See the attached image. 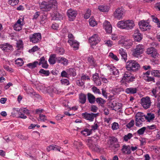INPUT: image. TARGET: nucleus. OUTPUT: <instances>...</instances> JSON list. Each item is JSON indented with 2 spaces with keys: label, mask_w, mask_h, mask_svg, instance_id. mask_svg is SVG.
Returning <instances> with one entry per match:
<instances>
[{
  "label": "nucleus",
  "mask_w": 160,
  "mask_h": 160,
  "mask_svg": "<svg viewBox=\"0 0 160 160\" xmlns=\"http://www.w3.org/2000/svg\"><path fill=\"white\" fill-rule=\"evenodd\" d=\"M57 4L56 0H49L48 2H42L40 4V8L41 9H43L44 11H50L53 6L54 7V8L55 7L57 8Z\"/></svg>",
  "instance_id": "f257e3e1"
},
{
  "label": "nucleus",
  "mask_w": 160,
  "mask_h": 160,
  "mask_svg": "<svg viewBox=\"0 0 160 160\" xmlns=\"http://www.w3.org/2000/svg\"><path fill=\"white\" fill-rule=\"evenodd\" d=\"M126 67L128 71L133 72H136L140 68V65L138 62L133 60L128 61L126 63Z\"/></svg>",
  "instance_id": "f03ea898"
},
{
  "label": "nucleus",
  "mask_w": 160,
  "mask_h": 160,
  "mask_svg": "<svg viewBox=\"0 0 160 160\" xmlns=\"http://www.w3.org/2000/svg\"><path fill=\"white\" fill-rule=\"evenodd\" d=\"M135 77L130 72L126 71L124 73L122 79V82L125 84L129 83L135 81Z\"/></svg>",
  "instance_id": "7ed1b4c3"
},
{
  "label": "nucleus",
  "mask_w": 160,
  "mask_h": 160,
  "mask_svg": "<svg viewBox=\"0 0 160 160\" xmlns=\"http://www.w3.org/2000/svg\"><path fill=\"white\" fill-rule=\"evenodd\" d=\"M108 143L109 145V147L112 148L117 149L120 146L118 139L114 136L109 137Z\"/></svg>",
  "instance_id": "20e7f679"
},
{
  "label": "nucleus",
  "mask_w": 160,
  "mask_h": 160,
  "mask_svg": "<svg viewBox=\"0 0 160 160\" xmlns=\"http://www.w3.org/2000/svg\"><path fill=\"white\" fill-rule=\"evenodd\" d=\"M145 121V117L143 113L138 112L135 115V125L137 127L142 125L143 122Z\"/></svg>",
  "instance_id": "39448f33"
},
{
  "label": "nucleus",
  "mask_w": 160,
  "mask_h": 160,
  "mask_svg": "<svg viewBox=\"0 0 160 160\" xmlns=\"http://www.w3.org/2000/svg\"><path fill=\"white\" fill-rule=\"evenodd\" d=\"M99 113H96L91 112L90 113L85 112L82 114V116L85 119L88 120L89 122H92L95 118H97L99 116Z\"/></svg>",
  "instance_id": "423d86ee"
},
{
  "label": "nucleus",
  "mask_w": 160,
  "mask_h": 160,
  "mask_svg": "<svg viewBox=\"0 0 160 160\" xmlns=\"http://www.w3.org/2000/svg\"><path fill=\"white\" fill-rule=\"evenodd\" d=\"M29 39L30 42L33 43H36L40 42L41 39V34L39 32L35 33L31 35L29 37Z\"/></svg>",
  "instance_id": "0eeeda50"
},
{
  "label": "nucleus",
  "mask_w": 160,
  "mask_h": 160,
  "mask_svg": "<svg viewBox=\"0 0 160 160\" xmlns=\"http://www.w3.org/2000/svg\"><path fill=\"white\" fill-rule=\"evenodd\" d=\"M144 50V46L142 44H139L136 46L135 48L132 50V55L134 57H137L138 56L142 54Z\"/></svg>",
  "instance_id": "6e6552de"
},
{
  "label": "nucleus",
  "mask_w": 160,
  "mask_h": 160,
  "mask_svg": "<svg viewBox=\"0 0 160 160\" xmlns=\"http://www.w3.org/2000/svg\"><path fill=\"white\" fill-rule=\"evenodd\" d=\"M87 145L89 148L93 151L99 152L100 151L98 145L95 144L92 139H89L88 140Z\"/></svg>",
  "instance_id": "1a4fd4ad"
},
{
  "label": "nucleus",
  "mask_w": 160,
  "mask_h": 160,
  "mask_svg": "<svg viewBox=\"0 0 160 160\" xmlns=\"http://www.w3.org/2000/svg\"><path fill=\"white\" fill-rule=\"evenodd\" d=\"M125 11L123 8H118L113 13V17L115 18L120 20L122 19Z\"/></svg>",
  "instance_id": "9d476101"
},
{
  "label": "nucleus",
  "mask_w": 160,
  "mask_h": 160,
  "mask_svg": "<svg viewBox=\"0 0 160 160\" xmlns=\"http://www.w3.org/2000/svg\"><path fill=\"white\" fill-rule=\"evenodd\" d=\"M151 104L150 98L148 97L142 98L141 100V104L145 109L149 108L151 106Z\"/></svg>",
  "instance_id": "9b49d317"
},
{
  "label": "nucleus",
  "mask_w": 160,
  "mask_h": 160,
  "mask_svg": "<svg viewBox=\"0 0 160 160\" xmlns=\"http://www.w3.org/2000/svg\"><path fill=\"white\" fill-rule=\"evenodd\" d=\"M100 39L97 34H94L89 39V41L92 46H95L100 42Z\"/></svg>",
  "instance_id": "f8f14e48"
},
{
  "label": "nucleus",
  "mask_w": 160,
  "mask_h": 160,
  "mask_svg": "<svg viewBox=\"0 0 160 160\" xmlns=\"http://www.w3.org/2000/svg\"><path fill=\"white\" fill-rule=\"evenodd\" d=\"M18 115L17 117L19 118L24 119H26L27 118V117L24 115V114H29L28 110L26 108H20L18 109Z\"/></svg>",
  "instance_id": "ddd939ff"
},
{
  "label": "nucleus",
  "mask_w": 160,
  "mask_h": 160,
  "mask_svg": "<svg viewBox=\"0 0 160 160\" xmlns=\"http://www.w3.org/2000/svg\"><path fill=\"white\" fill-rule=\"evenodd\" d=\"M67 14L69 18V20L72 21L77 15V12L76 11L70 9L68 10Z\"/></svg>",
  "instance_id": "4468645a"
},
{
  "label": "nucleus",
  "mask_w": 160,
  "mask_h": 160,
  "mask_svg": "<svg viewBox=\"0 0 160 160\" xmlns=\"http://www.w3.org/2000/svg\"><path fill=\"white\" fill-rule=\"evenodd\" d=\"M133 37L135 41L139 42L142 38V36L139 32V30L137 29L135 30Z\"/></svg>",
  "instance_id": "2eb2a0df"
},
{
  "label": "nucleus",
  "mask_w": 160,
  "mask_h": 160,
  "mask_svg": "<svg viewBox=\"0 0 160 160\" xmlns=\"http://www.w3.org/2000/svg\"><path fill=\"white\" fill-rule=\"evenodd\" d=\"M103 28L105 30L106 32L110 33L112 32V26L110 23L108 21H105L103 24Z\"/></svg>",
  "instance_id": "dca6fc26"
},
{
  "label": "nucleus",
  "mask_w": 160,
  "mask_h": 160,
  "mask_svg": "<svg viewBox=\"0 0 160 160\" xmlns=\"http://www.w3.org/2000/svg\"><path fill=\"white\" fill-rule=\"evenodd\" d=\"M148 54H151L153 58H156L158 56V53L156 49L153 47H151L147 49V51Z\"/></svg>",
  "instance_id": "f3484780"
},
{
  "label": "nucleus",
  "mask_w": 160,
  "mask_h": 160,
  "mask_svg": "<svg viewBox=\"0 0 160 160\" xmlns=\"http://www.w3.org/2000/svg\"><path fill=\"white\" fill-rule=\"evenodd\" d=\"M71 47L74 50L78 49L79 46V43L75 40H70L68 41Z\"/></svg>",
  "instance_id": "a211bd4d"
},
{
  "label": "nucleus",
  "mask_w": 160,
  "mask_h": 160,
  "mask_svg": "<svg viewBox=\"0 0 160 160\" xmlns=\"http://www.w3.org/2000/svg\"><path fill=\"white\" fill-rule=\"evenodd\" d=\"M126 29L127 30L132 29L135 26L134 21L132 20H127L125 21Z\"/></svg>",
  "instance_id": "6ab92c4d"
},
{
  "label": "nucleus",
  "mask_w": 160,
  "mask_h": 160,
  "mask_svg": "<svg viewBox=\"0 0 160 160\" xmlns=\"http://www.w3.org/2000/svg\"><path fill=\"white\" fill-rule=\"evenodd\" d=\"M0 48L2 50L6 52H8L10 50H12L13 49L12 46L8 43L1 46Z\"/></svg>",
  "instance_id": "aec40b11"
},
{
  "label": "nucleus",
  "mask_w": 160,
  "mask_h": 160,
  "mask_svg": "<svg viewBox=\"0 0 160 160\" xmlns=\"http://www.w3.org/2000/svg\"><path fill=\"white\" fill-rule=\"evenodd\" d=\"M122 153L124 154H130L131 153V152L130 150V146L124 145L121 149Z\"/></svg>",
  "instance_id": "412c9836"
},
{
  "label": "nucleus",
  "mask_w": 160,
  "mask_h": 160,
  "mask_svg": "<svg viewBox=\"0 0 160 160\" xmlns=\"http://www.w3.org/2000/svg\"><path fill=\"white\" fill-rule=\"evenodd\" d=\"M139 24L140 28L142 31H146L147 30L148 28H147L149 26L148 23L144 21H141L139 22Z\"/></svg>",
  "instance_id": "4be33fe9"
},
{
  "label": "nucleus",
  "mask_w": 160,
  "mask_h": 160,
  "mask_svg": "<svg viewBox=\"0 0 160 160\" xmlns=\"http://www.w3.org/2000/svg\"><path fill=\"white\" fill-rule=\"evenodd\" d=\"M119 53L121 56V58L125 62L127 60V53L125 50L121 48L119 50Z\"/></svg>",
  "instance_id": "5701e85b"
},
{
  "label": "nucleus",
  "mask_w": 160,
  "mask_h": 160,
  "mask_svg": "<svg viewBox=\"0 0 160 160\" xmlns=\"http://www.w3.org/2000/svg\"><path fill=\"white\" fill-rule=\"evenodd\" d=\"M87 100L86 95L83 93H81L79 94V102L82 104L85 103Z\"/></svg>",
  "instance_id": "b1692460"
},
{
  "label": "nucleus",
  "mask_w": 160,
  "mask_h": 160,
  "mask_svg": "<svg viewBox=\"0 0 160 160\" xmlns=\"http://www.w3.org/2000/svg\"><path fill=\"white\" fill-rule=\"evenodd\" d=\"M88 100L89 102L91 104H93L96 101V98L92 94L88 93L87 94Z\"/></svg>",
  "instance_id": "393cba45"
},
{
  "label": "nucleus",
  "mask_w": 160,
  "mask_h": 160,
  "mask_svg": "<svg viewBox=\"0 0 160 160\" xmlns=\"http://www.w3.org/2000/svg\"><path fill=\"white\" fill-rule=\"evenodd\" d=\"M138 88H129L125 89V92L127 94H134L137 92Z\"/></svg>",
  "instance_id": "a878e982"
},
{
  "label": "nucleus",
  "mask_w": 160,
  "mask_h": 160,
  "mask_svg": "<svg viewBox=\"0 0 160 160\" xmlns=\"http://www.w3.org/2000/svg\"><path fill=\"white\" fill-rule=\"evenodd\" d=\"M48 62L50 64H54L56 62V55L51 54L48 59Z\"/></svg>",
  "instance_id": "bb28decb"
},
{
  "label": "nucleus",
  "mask_w": 160,
  "mask_h": 160,
  "mask_svg": "<svg viewBox=\"0 0 160 160\" xmlns=\"http://www.w3.org/2000/svg\"><path fill=\"white\" fill-rule=\"evenodd\" d=\"M99 11L103 12H108L109 10V7L106 5H100L98 6Z\"/></svg>",
  "instance_id": "cd10ccee"
},
{
  "label": "nucleus",
  "mask_w": 160,
  "mask_h": 160,
  "mask_svg": "<svg viewBox=\"0 0 160 160\" xmlns=\"http://www.w3.org/2000/svg\"><path fill=\"white\" fill-rule=\"evenodd\" d=\"M132 45V42L130 40L124 41L123 43H122V45L127 49L130 48Z\"/></svg>",
  "instance_id": "c85d7f7f"
},
{
  "label": "nucleus",
  "mask_w": 160,
  "mask_h": 160,
  "mask_svg": "<svg viewBox=\"0 0 160 160\" xmlns=\"http://www.w3.org/2000/svg\"><path fill=\"white\" fill-rule=\"evenodd\" d=\"M88 61L90 66L95 67L96 65L95 61L92 57L90 56L88 58Z\"/></svg>",
  "instance_id": "c756f323"
},
{
  "label": "nucleus",
  "mask_w": 160,
  "mask_h": 160,
  "mask_svg": "<svg viewBox=\"0 0 160 160\" xmlns=\"http://www.w3.org/2000/svg\"><path fill=\"white\" fill-rule=\"evenodd\" d=\"M92 129L85 128L81 132L82 134L83 135L87 136L90 135L92 133Z\"/></svg>",
  "instance_id": "7c9ffc66"
},
{
  "label": "nucleus",
  "mask_w": 160,
  "mask_h": 160,
  "mask_svg": "<svg viewBox=\"0 0 160 160\" xmlns=\"http://www.w3.org/2000/svg\"><path fill=\"white\" fill-rule=\"evenodd\" d=\"M144 116L145 117V120H147L148 122H150L155 118L154 114L151 113H148L147 116L144 114Z\"/></svg>",
  "instance_id": "2f4dec72"
},
{
  "label": "nucleus",
  "mask_w": 160,
  "mask_h": 160,
  "mask_svg": "<svg viewBox=\"0 0 160 160\" xmlns=\"http://www.w3.org/2000/svg\"><path fill=\"white\" fill-rule=\"evenodd\" d=\"M110 70L111 72V73H112V74L114 75H118L119 74L118 70L114 67H111Z\"/></svg>",
  "instance_id": "473e14b6"
},
{
  "label": "nucleus",
  "mask_w": 160,
  "mask_h": 160,
  "mask_svg": "<svg viewBox=\"0 0 160 160\" xmlns=\"http://www.w3.org/2000/svg\"><path fill=\"white\" fill-rule=\"evenodd\" d=\"M118 27L122 29H126L125 21H119L117 24Z\"/></svg>",
  "instance_id": "72a5a7b5"
},
{
  "label": "nucleus",
  "mask_w": 160,
  "mask_h": 160,
  "mask_svg": "<svg viewBox=\"0 0 160 160\" xmlns=\"http://www.w3.org/2000/svg\"><path fill=\"white\" fill-rule=\"evenodd\" d=\"M151 18L152 19V21L157 24V27L159 28H160V21L155 16L152 15Z\"/></svg>",
  "instance_id": "f704fd0d"
},
{
  "label": "nucleus",
  "mask_w": 160,
  "mask_h": 160,
  "mask_svg": "<svg viewBox=\"0 0 160 160\" xmlns=\"http://www.w3.org/2000/svg\"><path fill=\"white\" fill-rule=\"evenodd\" d=\"M67 72L69 76H72L74 77L76 75L75 69L73 68H70L67 70Z\"/></svg>",
  "instance_id": "c9c22d12"
},
{
  "label": "nucleus",
  "mask_w": 160,
  "mask_h": 160,
  "mask_svg": "<svg viewBox=\"0 0 160 160\" xmlns=\"http://www.w3.org/2000/svg\"><path fill=\"white\" fill-rule=\"evenodd\" d=\"M38 63V61H35L33 63H30L27 64V66L30 68H34L37 67Z\"/></svg>",
  "instance_id": "e433bc0d"
},
{
  "label": "nucleus",
  "mask_w": 160,
  "mask_h": 160,
  "mask_svg": "<svg viewBox=\"0 0 160 160\" xmlns=\"http://www.w3.org/2000/svg\"><path fill=\"white\" fill-rule=\"evenodd\" d=\"M15 63L17 64L18 66H21L23 64V61L21 58H18L15 61Z\"/></svg>",
  "instance_id": "4c0bfd02"
},
{
  "label": "nucleus",
  "mask_w": 160,
  "mask_h": 160,
  "mask_svg": "<svg viewBox=\"0 0 160 160\" xmlns=\"http://www.w3.org/2000/svg\"><path fill=\"white\" fill-rule=\"evenodd\" d=\"M96 101L97 103L100 105L104 104L106 102L105 100L101 98H96Z\"/></svg>",
  "instance_id": "58836bf2"
},
{
  "label": "nucleus",
  "mask_w": 160,
  "mask_h": 160,
  "mask_svg": "<svg viewBox=\"0 0 160 160\" xmlns=\"http://www.w3.org/2000/svg\"><path fill=\"white\" fill-rule=\"evenodd\" d=\"M151 74L155 77H160V71L158 70H154L151 72Z\"/></svg>",
  "instance_id": "ea45409f"
},
{
  "label": "nucleus",
  "mask_w": 160,
  "mask_h": 160,
  "mask_svg": "<svg viewBox=\"0 0 160 160\" xmlns=\"http://www.w3.org/2000/svg\"><path fill=\"white\" fill-rule=\"evenodd\" d=\"M117 103L116 101H113L109 102L108 103V105L112 109H115L117 105Z\"/></svg>",
  "instance_id": "a19ab883"
},
{
  "label": "nucleus",
  "mask_w": 160,
  "mask_h": 160,
  "mask_svg": "<svg viewBox=\"0 0 160 160\" xmlns=\"http://www.w3.org/2000/svg\"><path fill=\"white\" fill-rule=\"evenodd\" d=\"M133 136L132 134L131 133H128L127 135H125L123 137V139L125 141H128L129 139Z\"/></svg>",
  "instance_id": "79ce46f5"
},
{
  "label": "nucleus",
  "mask_w": 160,
  "mask_h": 160,
  "mask_svg": "<svg viewBox=\"0 0 160 160\" xmlns=\"http://www.w3.org/2000/svg\"><path fill=\"white\" fill-rule=\"evenodd\" d=\"M17 47L18 49H20L23 47V42L21 40H20L16 42Z\"/></svg>",
  "instance_id": "37998d69"
},
{
  "label": "nucleus",
  "mask_w": 160,
  "mask_h": 160,
  "mask_svg": "<svg viewBox=\"0 0 160 160\" xmlns=\"http://www.w3.org/2000/svg\"><path fill=\"white\" fill-rule=\"evenodd\" d=\"M19 0H8V3L12 6H14L18 4Z\"/></svg>",
  "instance_id": "c03bdc74"
},
{
  "label": "nucleus",
  "mask_w": 160,
  "mask_h": 160,
  "mask_svg": "<svg viewBox=\"0 0 160 160\" xmlns=\"http://www.w3.org/2000/svg\"><path fill=\"white\" fill-rule=\"evenodd\" d=\"M55 18V19L56 20H61L62 19V15L58 12H56L54 15Z\"/></svg>",
  "instance_id": "a18cd8bd"
},
{
  "label": "nucleus",
  "mask_w": 160,
  "mask_h": 160,
  "mask_svg": "<svg viewBox=\"0 0 160 160\" xmlns=\"http://www.w3.org/2000/svg\"><path fill=\"white\" fill-rule=\"evenodd\" d=\"M134 123L135 122L134 120L133 119H132L130 122L127 124L126 126L128 128H130L133 126Z\"/></svg>",
  "instance_id": "49530a36"
},
{
  "label": "nucleus",
  "mask_w": 160,
  "mask_h": 160,
  "mask_svg": "<svg viewBox=\"0 0 160 160\" xmlns=\"http://www.w3.org/2000/svg\"><path fill=\"white\" fill-rule=\"evenodd\" d=\"M146 129V128L145 127H143L137 131V133L139 135H142L143 134Z\"/></svg>",
  "instance_id": "de8ad7c7"
},
{
  "label": "nucleus",
  "mask_w": 160,
  "mask_h": 160,
  "mask_svg": "<svg viewBox=\"0 0 160 160\" xmlns=\"http://www.w3.org/2000/svg\"><path fill=\"white\" fill-rule=\"evenodd\" d=\"M61 83L62 84H63L66 85H68L69 84V81L67 79H62L61 80Z\"/></svg>",
  "instance_id": "09e8293b"
},
{
  "label": "nucleus",
  "mask_w": 160,
  "mask_h": 160,
  "mask_svg": "<svg viewBox=\"0 0 160 160\" xmlns=\"http://www.w3.org/2000/svg\"><path fill=\"white\" fill-rule=\"evenodd\" d=\"M91 10L89 9H88L87 10V12L86 13H85L84 16V18H85L86 19H88V18L91 14Z\"/></svg>",
  "instance_id": "8fccbe9b"
},
{
  "label": "nucleus",
  "mask_w": 160,
  "mask_h": 160,
  "mask_svg": "<svg viewBox=\"0 0 160 160\" xmlns=\"http://www.w3.org/2000/svg\"><path fill=\"white\" fill-rule=\"evenodd\" d=\"M39 72L44 74L46 76H48L49 74V71L45 70L43 69H41L39 71Z\"/></svg>",
  "instance_id": "3c124183"
},
{
  "label": "nucleus",
  "mask_w": 160,
  "mask_h": 160,
  "mask_svg": "<svg viewBox=\"0 0 160 160\" xmlns=\"http://www.w3.org/2000/svg\"><path fill=\"white\" fill-rule=\"evenodd\" d=\"M90 111L93 112H96L98 110V108L95 105H92L91 106Z\"/></svg>",
  "instance_id": "603ef678"
},
{
  "label": "nucleus",
  "mask_w": 160,
  "mask_h": 160,
  "mask_svg": "<svg viewBox=\"0 0 160 160\" xmlns=\"http://www.w3.org/2000/svg\"><path fill=\"white\" fill-rule=\"evenodd\" d=\"M119 128V125L118 123L114 122H113L112 126V130H117Z\"/></svg>",
  "instance_id": "864d4df0"
},
{
  "label": "nucleus",
  "mask_w": 160,
  "mask_h": 160,
  "mask_svg": "<svg viewBox=\"0 0 160 160\" xmlns=\"http://www.w3.org/2000/svg\"><path fill=\"white\" fill-rule=\"evenodd\" d=\"M74 144L76 146L77 148H81L82 145V144L81 142L75 141L74 142Z\"/></svg>",
  "instance_id": "5fc2aeb1"
},
{
  "label": "nucleus",
  "mask_w": 160,
  "mask_h": 160,
  "mask_svg": "<svg viewBox=\"0 0 160 160\" xmlns=\"http://www.w3.org/2000/svg\"><path fill=\"white\" fill-rule=\"evenodd\" d=\"M109 56L113 59L115 60L116 61H118L119 60L117 56L114 54L112 52H110L109 53Z\"/></svg>",
  "instance_id": "6e6d98bb"
},
{
  "label": "nucleus",
  "mask_w": 160,
  "mask_h": 160,
  "mask_svg": "<svg viewBox=\"0 0 160 160\" xmlns=\"http://www.w3.org/2000/svg\"><path fill=\"white\" fill-rule=\"evenodd\" d=\"M89 24L92 27H94L97 24L96 22L92 19L90 18L89 20Z\"/></svg>",
  "instance_id": "4d7b16f0"
},
{
  "label": "nucleus",
  "mask_w": 160,
  "mask_h": 160,
  "mask_svg": "<svg viewBox=\"0 0 160 160\" xmlns=\"http://www.w3.org/2000/svg\"><path fill=\"white\" fill-rule=\"evenodd\" d=\"M19 108H13V112L11 113L12 115L13 116H16V115L18 114V109Z\"/></svg>",
  "instance_id": "13d9d810"
},
{
  "label": "nucleus",
  "mask_w": 160,
  "mask_h": 160,
  "mask_svg": "<svg viewBox=\"0 0 160 160\" xmlns=\"http://www.w3.org/2000/svg\"><path fill=\"white\" fill-rule=\"evenodd\" d=\"M93 92L95 93L100 94L101 93L99 89L98 88L95 86H93L92 88Z\"/></svg>",
  "instance_id": "bf43d9fd"
},
{
  "label": "nucleus",
  "mask_w": 160,
  "mask_h": 160,
  "mask_svg": "<svg viewBox=\"0 0 160 160\" xmlns=\"http://www.w3.org/2000/svg\"><path fill=\"white\" fill-rule=\"evenodd\" d=\"M61 76L62 77L68 78L69 77V76L68 74V72H67L64 70L62 71L61 73Z\"/></svg>",
  "instance_id": "052dcab7"
},
{
  "label": "nucleus",
  "mask_w": 160,
  "mask_h": 160,
  "mask_svg": "<svg viewBox=\"0 0 160 160\" xmlns=\"http://www.w3.org/2000/svg\"><path fill=\"white\" fill-rule=\"evenodd\" d=\"M122 107V105L121 103H117L115 108L112 109V110L116 111L117 110H118L120 109Z\"/></svg>",
  "instance_id": "680f3d73"
},
{
  "label": "nucleus",
  "mask_w": 160,
  "mask_h": 160,
  "mask_svg": "<svg viewBox=\"0 0 160 160\" xmlns=\"http://www.w3.org/2000/svg\"><path fill=\"white\" fill-rule=\"evenodd\" d=\"M145 80L148 82L153 81L154 82V78L151 77L147 76L145 78Z\"/></svg>",
  "instance_id": "e2e57ef3"
},
{
  "label": "nucleus",
  "mask_w": 160,
  "mask_h": 160,
  "mask_svg": "<svg viewBox=\"0 0 160 160\" xmlns=\"http://www.w3.org/2000/svg\"><path fill=\"white\" fill-rule=\"evenodd\" d=\"M39 118L40 120L42 122H45L47 120L46 116L43 114H40Z\"/></svg>",
  "instance_id": "0e129e2a"
},
{
  "label": "nucleus",
  "mask_w": 160,
  "mask_h": 160,
  "mask_svg": "<svg viewBox=\"0 0 160 160\" xmlns=\"http://www.w3.org/2000/svg\"><path fill=\"white\" fill-rule=\"evenodd\" d=\"M38 49V46H35L33 47L31 49L29 50V52H33L35 51H37Z\"/></svg>",
  "instance_id": "69168bd1"
},
{
  "label": "nucleus",
  "mask_w": 160,
  "mask_h": 160,
  "mask_svg": "<svg viewBox=\"0 0 160 160\" xmlns=\"http://www.w3.org/2000/svg\"><path fill=\"white\" fill-rule=\"evenodd\" d=\"M68 63V61L66 58L63 57L62 61L61 63L63 64L64 65L67 66Z\"/></svg>",
  "instance_id": "338daca9"
},
{
  "label": "nucleus",
  "mask_w": 160,
  "mask_h": 160,
  "mask_svg": "<svg viewBox=\"0 0 160 160\" xmlns=\"http://www.w3.org/2000/svg\"><path fill=\"white\" fill-rule=\"evenodd\" d=\"M40 13L39 12H37L35 13L33 16V18H32L33 19H36L38 17L40 16Z\"/></svg>",
  "instance_id": "774afa93"
}]
</instances>
